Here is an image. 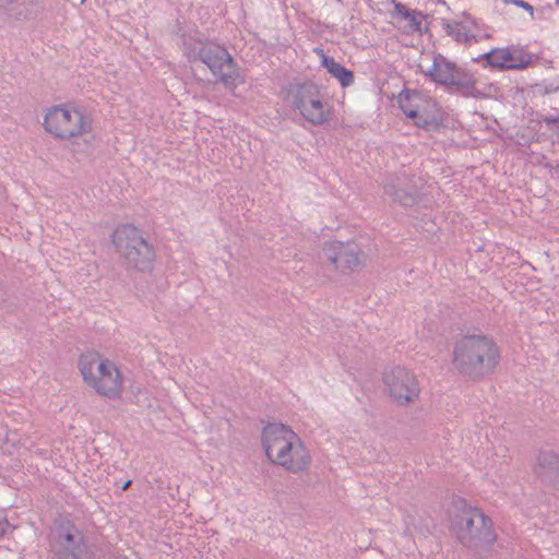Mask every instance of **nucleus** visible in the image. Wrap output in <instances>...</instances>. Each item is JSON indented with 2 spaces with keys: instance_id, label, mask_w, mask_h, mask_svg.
Wrapping results in <instances>:
<instances>
[{
  "instance_id": "f257e3e1",
  "label": "nucleus",
  "mask_w": 559,
  "mask_h": 559,
  "mask_svg": "<svg viewBox=\"0 0 559 559\" xmlns=\"http://www.w3.org/2000/svg\"><path fill=\"white\" fill-rule=\"evenodd\" d=\"M267 459L289 473L307 471L312 457L301 438L287 425L267 424L261 435Z\"/></svg>"
},
{
  "instance_id": "f03ea898",
  "label": "nucleus",
  "mask_w": 559,
  "mask_h": 559,
  "mask_svg": "<svg viewBox=\"0 0 559 559\" xmlns=\"http://www.w3.org/2000/svg\"><path fill=\"white\" fill-rule=\"evenodd\" d=\"M499 358L498 347L485 335H465L454 345L453 365L469 378L478 379L491 372Z\"/></svg>"
},
{
  "instance_id": "7ed1b4c3",
  "label": "nucleus",
  "mask_w": 559,
  "mask_h": 559,
  "mask_svg": "<svg viewBox=\"0 0 559 559\" xmlns=\"http://www.w3.org/2000/svg\"><path fill=\"white\" fill-rule=\"evenodd\" d=\"M79 369L84 382L102 396L119 399L123 389V376L116 364L97 353L82 354Z\"/></svg>"
},
{
  "instance_id": "20e7f679",
  "label": "nucleus",
  "mask_w": 559,
  "mask_h": 559,
  "mask_svg": "<svg viewBox=\"0 0 559 559\" xmlns=\"http://www.w3.org/2000/svg\"><path fill=\"white\" fill-rule=\"evenodd\" d=\"M491 524V520L479 509L463 503L452 515L451 531L462 545L478 549L495 543Z\"/></svg>"
},
{
  "instance_id": "39448f33",
  "label": "nucleus",
  "mask_w": 559,
  "mask_h": 559,
  "mask_svg": "<svg viewBox=\"0 0 559 559\" xmlns=\"http://www.w3.org/2000/svg\"><path fill=\"white\" fill-rule=\"evenodd\" d=\"M420 67L421 73L431 82L445 86L450 92L463 97H477L480 93L476 87V78L469 71L460 68L441 53L432 55V63L428 69Z\"/></svg>"
},
{
  "instance_id": "423d86ee",
  "label": "nucleus",
  "mask_w": 559,
  "mask_h": 559,
  "mask_svg": "<svg viewBox=\"0 0 559 559\" xmlns=\"http://www.w3.org/2000/svg\"><path fill=\"white\" fill-rule=\"evenodd\" d=\"M112 242L128 267L140 272L152 270L154 250L136 227L129 224L117 227L112 234Z\"/></svg>"
},
{
  "instance_id": "0eeeda50",
  "label": "nucleus",
  "mask_w": 559,
  "mask_h": 559,
  "mask_svg": "<svg viewBox=\"0 0 559 559\" xmlns=\"http://www.w3.org/2000/svg\"><path fill=\"white\" fill-rule=\"evenodd\" d=\"M188 58L199 59L218 76L224 86L230 91L243 82L240 70L230 53L221 45L214 43L202 44L198 51H187Z\"/></svg>"
},
{
  "instance_id": "6e6552de",
  "label": "nucleus",
  "mask_w": 559,
  "mask_h": 559,
  "mask_svg": "<svg viewBox=\"0 0 559 559\" xmlns=\"http://www.w3.org/2000/svg\"><path fill=\"white\" fill-rule=\"evenodd\" d=\"M290 96L293 107L311 124L322 126L331 120L332 108L316 84H298Z\"/></svg>"
},
{
  "instance_id": "1a4fd4ad",
  "label": "nucleus",
  "mask_w": 559,
  "mask_h": 559,
  "mask_svg": "<svg viewBox=\"0 0 559 559\" xmlns=\"http://www.w3.org/2000/svg\"><path fill=\"white\" fill-rule=\"evenodd\" d=\"M45 129L59 139L80 136L91 129V121L75 108L56 106L44 119Z\"/></svg>"
},
{
  "instance_id": "9d476101",
  "label": "nucleus",
  "mask_w": 559,
  "mask_h": 559,
  "mask_svg": "<svg viewBox=\"0 0 559 559\" xmlns=\"http://www.w3.org/2000/svg\"><path fill=\"white\" fill-rule=\"evenodd\" d=\"M441 25L444 33L461 45L472 46L491 38L489 26L472 17L469 14H464L460 19H443Z\"/></svg>"
},
{
  "instance_id": "9b49d317",
  "label": "nucleus",
  "mask_w": 559,
  "mask_h": 559,
  "mask_svg": "<svg viewBox=\"0 0 559 559\" xmlns=\"http://www.w3.org/2000/svg\"><path fill=\"white\" fill-rule=\"evenodd\" d=\"M383 382L390 396L400 405L416 400L419 385L414 373L402 367H394L383 376Z\"/></svg>"
},
{
  "instance_id": "f8f14e48",
  "label": "nucleus",
  "mask_w": 559,
  "mask_h": 559,
  "mask_svg": "<svg viewBox=\"0 0 559 559\" xmlns=\"http://www.w3.org/2000/svg\"><path fill=\"white\" fill-rule=\"evenodd\" d=\"M488 66L501 70H524L532 64V53L520 46L492 48L480 56Z\"/></svg>"
},
{
  "instance_id": "ddd939ff",
  "label": "nucleus",
  "mask_w": 559,
  "mask_h": 559,
  "mask_svg": "<svg viewBox=\"0 0 559 559\" xmlns=\"http://www.w3.org/2000/svg\"><path fill=\"white\" fill-rule=\"evenodd\" d=\"M323 254L340 271L354 270L362 264L361 250L354 241L331 240L324 245Z\"/></svg>"
},
{
  "instance_id": "4468645a",
  "label": "nucleus",
  "mask_w": 559,
  "mask_h": 559,
  "mask_svg": "<svg viewBox=\"0 0 559 559\" xmlns=\"http://www.w3.org/2000/svg\"><path fill=\"white\" fill-rule=\"evenodd\" d=\"M384 192L393 202L400 203L403 206H409L416 201L418 187L414 177L403 173L390 176L386 179Z\"/></svg>"
},
{
  "instance_id": "2eb2a0df",
  "label": "nucleus",
  "mask_w": 559,
  "mask_h": 559,
  "mask_svg": "<svg viewBox=\"0 0 559 559\" xmlns=\"http://www.w3.org/2000/svg\"><path fill=\"white\" fill-rule=\"evenodd\" d=\"M425 96L420 92L408 90L401 92L397 99L403 112L420 128H426L429 124L428 118L420 111Z\"/></svg>"
},
{
  "instance_id": "dca6fc26",
  "label": "nucleus",
  "mask_w": 559,
  "mask_h": 559,
  "mask_svg": "<svg viewBox=\"0 0 559 559\" xmlns=\"http://www.w3.org/2000/svg\"><path fill=\"white\" fill-rule=\"evenodd\" d=\"M58 559H86V546L80 535L60 534L56 542Z\"/></svg>"
},
{
  "instance_id": "f3484780",
  "label": "nucleus",
  "mask_w": 559,
  "mask_h": 559,
  "mask_svg": "<svg viewBox=\"0 0 559 559\" xmlns=\"http://www.w3.org/2000/svg\"><path fill=\"white\" fill-rule=\"evenodd\" d=\"M537 460V473L543 480L559 486V456L552 451H543Z\"/></svg>"
},
{
  "instance_id": "a211bd4d",
  "label": "nucleus",
  "mask_w": 559,
  "mask_h": 559,
  "mask_svg": "<svg viewBox=\"0 0 559 559\" xmlns=\"http://www.w3.org/2000/svg\"><path fill=\"white\" fill-rule=\"evenodd\" d=\"M394 16L406 22L404 28L406 33H420L421 25L426 15L418 10L407 9L403 3L394 4Z\"/></svg>"
},
{
  "instance_id": "6ab92c4d",
  "label": "nucleus",
  "mask_w": 559,
  "mask_h": 559,
  "mask_svg": "<svg viewBox=\"0 0 559 559\" xmlns=\"http://www.w3.org/2000/svg\"><path fill=\"white\" fill-rule=\"evenodd\" d=\"M322 66L340 82L343 87L350 86L354 83L353 72L336 62L334 58L323 55Z\"/></svg>"
},
{
  "instance_id": "aec40b11",
  "label": "nucleus",
  "mask_w": 559,
  "mask_h": 559,
  "mask_svg": "<svg viewBox=\"0 0 559 559\" xmlns=\"http://www.w3.org/2000/svg\"><path fill=\"white\" fill-rule=\"evenodd\" d=\"M548 130L555 132L559 136V115L558 116H545L543 118Z\"/></svg>"
},
{
  "instance_id": "412c9836",
  "label": "nucleus",
  "mask_w": 559,
  "mask_h": 559,
  "mask_svg": "<svg viewBox=\"0 0 559 559\" xmlns=\"http://www.w3.org/2000/svg\"><path fill=\"white\" fill-rule=\"evenodd\" d=\"M508 2L513 3L516 7L523 8L530 12L531 15L534 13L533 7L524 0H509Z\"/></svg>"
},
{
  "instance_id": "4be33fe9",
  "label": "nucleus",
  "mask_w": 559,
  "mask_h": 559,
  "mask_svg": "<svg viewBox=\"0 0 559 559\" xmlns=\"http://www.w3.org/2000/svg\"><path fill=\"white\" fill-rule=\"evenodd\" d=\"M5 523L0 521V536L4 533Z\"/></svg>"
},
{
  "instance_id": "5701e85b",
  "label": "nucleus",
  "mask_w": 559,
  "mask_h": 559,
  "mask_svg": "<svg viewBox=\"0 0 559 559\" xmlns=\"http://www.w3.org/2000/svg\"><path fill=\"white\" fill-rule=\"evenodd\" d=\"M130 484H131V480L126 481V483L123 484V486L121 487V489H122V490H127V489H128V487L130 486Z\"/></svg>"
},
{
  "instance_id": "b1692460",
  "label": "nucleus",
  "mask_w": 559,
  "mask_h": 559,
  "mask_svg": "<svg viewBox=\"0 0 559 559\" xmlns=\"http://www.w3.org/2000/svg\"><path fill=\"white\" fill-rule=\"evenodd\" d=\"M559 2V0H557Z\"/></svg>"
}]
</instances>
